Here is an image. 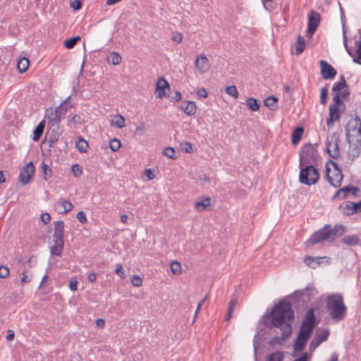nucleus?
I'll return each instance as SVG.
<instances>
[{
	"label": "nucleus",
	"mask_w": 361,
	"mask_h": 361,
	"mask_svg": "<svg viewBox=\"0 0 361 361\" xmlns=\"http://www.w3.org/2000/svg\"><path fill=\"white\" fill-rule=\"evenodd\" d=\"M321 75L325 80H333L336 74V70L326 61L321 60L320 62Z\"/></svg>",
	"instance_id": "nucleus-15"
},
{
	"label": "nucleus",
	"mask_w": 361,
	"mask_h": 361,
	"mask_svg": "<svg viewBox=\"0 0 361 361\" xmlns=\"http://www.w3.org/2000/svg\"><path fill=\"white\" fill-rule=\"evenodd\" d=\"M326 308L330 317L336 322L343 320L347 314V307L343 302V297L340 293L327 295Z\"/></svg>",
	"instance_id": "nucleus-2"
},
{
	"label": "nucleus",
	"mask_w": 361,
	"mask_h": 361,
	"mask_svg": "<svg viewBox=\"0 0 361 361\" xmlns=\"http://www.w3.org/2000/svg\"><path fill=\"white\" fill-rule=\"evenodd\" d=\"M180 109L188 116H193L197 111V106L194 102L185 101L180 105Z\"/></svg>",
	"instance_id": "nucleus-24"
},
{
	"label": "nucleus",
	"mask_w": 361,
	"mask_h": 361,
	"mask_svg": "<svg viewBox=\"0 0 361 361\" xmlns=\"http://www.w3.org/2000/svg\"><path fill=\"white\" fill-rule=\"evenodd\" d=\"M327 96H328V89L326 87H322L320 90L321 104H325L326 103Z\"/></svg>",
	"instance_id": "nucleus-47"
},
{
	"label": "nucleus",
	"mask_w": 361,
	"mask_h": 361,
	"mask_svg": "<svg viewBox=\"0 0 361 361\" xmlns=\"http://www.w3.org/2000/svg\"><path fill=\"white\" fill-rule=\"evenodd\" d=\"M72 173L75 178L80 177L82 173V170L79 164H73L71 167Z\"/></svg>",
	"instance_id": "nucleus-45"
},
{
	"label": "nucleus",
	"mask_w": 361,
	"mask_h": 361,
	"mask_svg": "<svg viewBox=\"0 0 361 361\" xmlns=\"http://www.w3.org/2000/svg\"><path fill=\"white\" fill-rule=\"evenodd\" d=\"M97 325L99 327L103 328L105 325V321L103 319H98L96 321Z\"/></svg>",
	"instance_id": "nucleus-63"
},
{
	"label": "nucleus",
	"mask_w": 361,
	"mask_h": 361,
	"mask_svg": "<svg viewBox=\"0 0 361 361\" xmlns=\"http://www.w3.org/2000/svg\"><path fill=\"white\" fill-rule=\"evenodd\" d=\"M277 102L278 99L276 97L271 96L267 97L264 100V105L267 106L271 110H276L277 109Z\"/></svg>",
	"instance_id": "nucleus-31"
},
{
	"label": "nucleus",
	"mask_w": 361,
	"mask_h": 361,
	"mask_svg": "<svg viewBox=\"0 0 361 361\" xmlns=\"http://www.w3.org/2000/svg\"><path fill=\"white\" fill-rule=\"evenodd\" d=\"M195 67L201 73H204L209 69L210 63L209 59L205 55L200 54L197 56L195 60Z\"/></svg>",
	"instance_id": "nucleus-21"
},
{
	"label": "nucleus",
	"mask_w": 361,
	"mask_h": 361,
	"mask_svg": "<svg viewBox=\"0 0 361 361\" xmlns=\"http://www.w3.org/2000/svg\"><path fill=\"white\" fill-rule=\"evenodd\" d=\"M15 337V333L13 330L8 329L7 331L6 339L8 341H13Z\"/></svg>",
	"instance_id": "nucleus-58"
},
{
	"label": "nucleus",
	"mask_w": 361,
	"mask_h": 361,
	"mask_svg": "<svg viewBox=\"0 0 361 361\" xmlns=\"http://www.w3.org/2000/svg\"><path fill=\"white\" fill-rule=\"evenodd\" d=\"M54 207L56 212L63 214L70 212L73 209V205L69 200L60 198L54 203Z\"/></svg>",
	"instance_id": "nucleus-18"
},
{
	"label": "nucleus",
	"mask_w": 361,
	"mask_h": 361,
	"mask_svg": "<svg viewBox=\"0 0 361 361\" xmlns=\"http://www.w3.org/2000/svg\"><path fill=\"white\" fill-rule=\"evenodd\" d=\"M109 147L113 152H116L121 147V142L119 140L114 138L109 142Z\"/></svg>",
	"instance_id": "nucleus-42"
},
{
	"label": "nucleus",
	"mask_w": 361,
	"mask_h": 361,
	"mask_svg": "<svg viewBox=\"0 0 361 361\" xmlns=\"http://www.w3.org/2000/svg\"><path fill=\"white\" fill-rule=\"evenodd\" d=\"M197 94L200 98H206L207 97V92L202 87L197 90Z\"/></svg>",
	"instance_id": "nucleus-54"
},
{
	"label": "nucleus",
	"mask_w": 361,
	"mask_h": 361,
	"mask_svg": "<svg viewBox=\"0 0 361 361\" xmlns=\"http://www.w3.org/2000/svg\"><path fill=\"white\" fill-rule=\"evenodd\" d=\"M78 282L76 280L71 281L69 283V288L71 290H76L78 288Z\"/></svg>",
	"instance_id": "nucleus-57"
},
{
	"label": "nucleus",
	"mask_w": 361,
	"mask_h": 361,
	"mask_svg": "<svg viewBox=\"0 0 361 361\" xmlns=\"http://www.w3.org/2000/svg\"><path fill=\"white\" fill-rule=\"evenodd\" d=\"M122 58L121 55L116 51L111 54L110 58L108 59V63L112 65H118L121 62Z\"/></svg>",
	"instance_id": "nucleus-35"
},
{
	"label": "nucleus",
	"mask_w": 361,
	"mask_h": 361,
	"mask_svg": "<svg viewBox=\"0 0 361 361\" xmlns=\"http://www.w3.org/2000/svg\"><path fill=\"white\" fill-rule=\"evenodd\" d=\"M300 168L299 180L301 183L311 185L318 181L319 174L312 165H303Z\"/></svg>",
	"instance_id": "nucleus-8"
},
{
	"label": "nucleus",
	"mask_w": 361,
	"mask_h": 361,
	"mask_svg": "<svg viewBox=\"0 0 361 361\" xmlns=\"http://www.w3.org/2000/svg\"><path fill=\"white\" fill-rule=\"evenodd\" d=\"M54 234H53V238L54 240H64V223L63 221H56L54 224Z\"/></svg>",
	"instance_id": "nucleus-22"
},
{
	"label": "nucleus",
	"mask_w": 361,
	"mask_h": 361,
	"mask_svg": "<svg viewBox=\"0 0 361 361\" xmlns=\"http://www.w3.org/2000/svg\"><path fill=\"white\" fill-rule=\"evenodd\" d=\"M237 303H238V300L236 298H232L231 300L228 311L227 312V321L232 316V314L233 312L234 307L237 305Z\"/></svg>",
	"instance_id": "nucleus-43"
},
{
	"label": "nucleus",
	"mask_w": 361,
	"mask_h": 361,
	"mask_svg": "<svg viewBox=\"0 0 361 361\" xmlns=\"http://www.w3.org/2000/svg\"><path fill=\"white\" fill-rule=\"evenodd\" d=\"M131 283L135 287H140L142 285V279L138 275L134 274L131 276Z\"/></svg>",
	"instance_id": "nucleus-44"
},
{
	"label": "nucleus",
	"mask_w": 361,
	"mask_h": 361,
	"mask_svg": "<svg viewBox=\"0 0 361 361\" xmlns=\"http://www.w3.org/2000/svg\"><path fill=\"white\" fill-rule=\"evenodd\" d=\"M111 124L113 126H116L118 128H122L125 127V126H126V121L123 116L118 115V116H116L115 121H112Z\"/></svg>",
	"instance_id": "nucleus-39"
},
{
	"label": "nucleus",
	"mask_w": 361,
	"mask_h": 361,
	"mask_svg": "<svg viewBox=\"0 0 361 361\" xmlns=\"http://www.w3.org/2000/svg\"><path fill=\"white\" fill-rule=\"evenodd\" d=\"M171 99L176 102H179L181 99V93L180 92H176L174 96L172 97Z\"/></svg>",
	"instance_id": "nucleus-60"
},
{
	"label": "nucleus",
	"mask_w": 361,
	"mask_h": 361,
	"mask_svg": "<svg viewBox=\"0 0 361 361\" xmlns=\"http://www.w3.org/2000/svg\"><path fill=\"white\" fill-rule=\"evenodd\" d=\"M341 209L343 214L347 216L359 213L361 212V200L357 202L348 201L341 206Z\"/></svg>",
	"instance_id": "nucleus-17"
},
{
	"label": "nucleus",
	"mask_w": 361,
	"mask_h": 361,
	"mask_svg": "<svg viewBox=\"0 0 361 361\" xmlns=\"http://www.w3.org/2000/svg\"><path fill=\"white\" fill-rule=\"evenodd\" d=\"M31 281V279L28 277L25 273L23 274V276L20 279V281L22 283H26Z\"/></svg>",
	"instance_id": "nucleus-61"
},
{
	"label": "nucleus",
	"mask_w": 361,
	"mask_h": 361,
	"mask_svg": "<svg viewBox=\"0 0 361 361\" xmlns=\"http://www.w3.org/2000/svg\"><path fill=\"white\" fill-rule=\"evenodd\" d=\"M73 106V104H70L68 106H61V105H59V106L56 107L54 112L53 114V118L52 121L59 123L61 118L66 114L68 109L69 108H71Z\"/></svg>",
	"instance_id": "nucleus-23"
},
{
	"label": "nucleus",
	"mask_w": 361,
	"mask_h": 361,
	"mask_svg": "<svg viewBox=\"0 0 361 361\" xmlns=\"http://www.w3.org/2000/svg\"><path fill=\"white\" fill-rule=\"evenodd\" d=\"M343 106L341 99L339 94L336 93V95H334L333 102L329 106V117L326 120V124L329 128L332 127L334 123L340 119L341 114L344 110Z\"/></svg>",
	"instance_id": "nucleus-7"
},
{
	"label": "nucleus",
	"mask_w": 361,
	"mask_h": 361,
	"mask_svg": "<svg viewBox=\"0 0 361 361\" xmlns=\"http://www.w3.org/2000/svg\"><path fill=\"white\" fill-rule=\"evenodd\" d=\"M328 257H307L305 259V264L315 269L318 265H319L321 263H322L324 260L327 262Z\"/></svg>",
	"instance_id": "nucleus-26"
},
{
	"label": "nucleus",
	"mask_w": 361,
	"mask_h": 361,
	"mask_svg": "<svg viewBox=\"0 0 361 361\" xmlns=\"http://www.w3.org/2000/svg\"><path fill=\"white\" fill-rule=\"evenodd\" d=\"M45 127V121L42 120L39 122V123L37 126L33 131V137L32 140L34 141H38L42 136Z\"/></svg>",
	"instance_id": "nucleus-28"
},
{
	"label": "nucleus",
	"mask_w": 361,
	"mask_h": 361,
	"mask_svg": "<svg viewBox=\"0 0 361 361\" xmlns=\"http://www.w3.org/2000/svg\"><path fill=\"white\" fill-rule=\"evenodd\" d=\"M283 354L281 351H276L269 355L266 361H283Z\"/></svg>",
	"instance_id": "nucleus-36"
},
{
	"label": "nucleus",
	"mask_w": 361,
	"mask_h": 361,
	"mask_svg": "<svg viewBox=\"0 0 361 361\" xmlns=\"http://www.w3.org/2000/svg\"><path fill=\"white\" fill-rule=\"evenodd\" d=\"M41 221L44 224H48L51 220V216L49 213H44L40 216Z\"/></svg>",
	"instance_id": "nucleus-53"
},
{
	"label": "nucleus",
	"mask_w": 361,
	"mask_h": 361,
	"mask_svg": "<svg viewBox=\"0 0 361 361\" xmlns=\"http://www.w3.org/2000/svg\"><path fill=\"white\" fill-rule=\"evenodd\" d=\"M163 154L164 156L169 159H177L176 152L173 147H166L164 149Z\"/></svg>",
	"instance_id": "nucleus-40"
},
{
	"label": "nucleus",
	"mask_w": 361,
	"mask_h": 361,
	"mask_svg": "<svg viewBox=\"0 0 361 361\" xmlns=\"http://www.w3.org/2000/svg\"><path fill=\"white\" fill-rule=\"evenodd\" d=\"M75 147L80 152H85L88 147V143L85 140L80 137L76 142Z\"/></svg>",
	"instance_id": "nucleus-34"
},
{
	"label": "nucleus",
	"mask_w": 361,
	"mask_h": 361,
	"mask_svg": "<svg viewBox=\"0 0 361 361\" xmlns=\"http://www.w3.org/2000/svg\"><path fill=\"white\" fill-rule=\"evenodd\" d=\"M343 231L342 226H336L331 228L330 226H325L323 228L316 231L308 240L309 245H314L324 240H334L342 235Z\"/></svg>",
	"instance_id": "nucleus-4"
},
{
	"label": "nucleus",
	"mask_w": 361,
	"mask_h": 361,
	"mask_svg": "<svg viewBox=\"0 0 361 361\" xmlns=\"http://www.w3.org/2000/svg\"><path fill=\"white\" fill-rule=\"evenodd\" d=\"M171 39L177 43H180L183 40V35L180 32L173 33Z\"/></svg>",
	"instance_id": "nucleus-52"
},
{
	"label": "nucleus",
	"mask_w": 361,
	"mask_h": 361,
	"mask_svg": "<svg viewBox=\"0 0 361 361\" xmlns=\"http://www.w3.org/2000/svg\"><path fill=\"white\" fill-rule=\"evenodd\" d=\"M314 325L315 317L314 314V310L310 309L307 311L305 315L297 340L294 343L295 351L300 352L304 349L307 341L312 335Z\"/></svg>",
	"instance_id": "nucleus-3"
},
{
	"label": "nucleus",
	"mask_w": 361,
	"mask_h": 361,
	"mask_svg": "<svg viewBox=\"0 0 361 361\" xmlns=\"http://www.w3.org/2000/svg\"><path fill=\"white\" fill-rule=\"evenodd\" d=\"M72 97V95H69L65 100L63 101V102L60 104L61 106H68L70 104H72L71 102V99Z\"/></svg>",
	"instance_id": "nucleus-59"
},
{
	"label": "nucleus",
	"mask_w": 361,
	"mask_h": 361,
	"mask_svg": "<svg viewBox=\"0 0 361 361\" xmlns=\"http://www.w3.org/2000/svg\"><path fill=\"white\" fill-rule=\"evenodd\" d=\"M304 130L302 128H297L292 134L291 142L293 145H297L300 140Z\"/></svg>",
	"instance_id": "nucleus-30"
},
{
	"label": "nucleus",
	"mask_w": 361,
	"mask_h": 361,
	"mask_svg": "<svg viewBox=\"0 0 361 361\" xmlns=\"http://www.w3.org/2000/svg\"><path fill=\"white\" fill-rule=\"evenodd\" d=\"M342 241L349 245H355L358 244L359 239L355 235H347L342 239Z\"/></svg>",
	"instance_id": "nucleus-37"
},
{
	"label": "nucleus",
	"mask_w": 361,
	"mask_h": 361,
	"mask_svg": "<svg viewBox=\"0 0 361 361\" xmlns=\"http://www.w3.org/2000/svg\"><path fill=\"white\" fill-rule=\"evenodd\" d=\"M227 94L233 96L235 98L238 97V92L234 85L227 86Z\"/></svg>",
	"instance_id": "nucleus-49"
},
{
	"label": "nucleus",
	"mask_w": 361,
	"mask_h": 361,
	"mask_svg": "<svg viewBox=\"0 0 361 361\" xmlns=\"http://www.w3.org/2000/svg\"><path fill=\"white\" fill-rule=\"evenodd\" d=\"M305 48V40L301 37L298 36V41L295 43V54L300 55Z\"/></svg>",
	"instance_id": "nucleus-32"
},
{
	"label": "nucleus",
	"mask_w": 361,
	"mask_h": 361,
	"mask_svg": "<svg viewBox=\"0 0 361 361\" xmlns=\"http://www.w3.org/2000/svg\"><path fill=\"white\" fill-rule=\"evenodd\" d=\"M308 355L307 353H304L300 357L295 360L294 361H307Z\"/></svg>",
	"instance_id": "nucleus-64"
},
{
	"label": "nucleus",
	"mask_w": 361,
	"mask_h": 361,
	"mask_svg": "<svg viewBox=\"0 0 361 361\" xmlns=\"http://www.w3.org/2000/svg\"><path fill=\"white\" fill-rule=\"evenodd\" d=\"M87 278L90 282L93 283L97 279V274L94 272L88 273Z\"/></svg>",
	"instance_id": "nucleus-56"
},
{
	"label": "nucleus",
	"mask_w": 361,
	"mask_h": 361,
	"mask_svg": "<svg viewBox=\"0 0 361 361\" xmlns=\"http://www.w3.org/2000/svg\"><path fill=\"white\" fill-rule=\"evenodd\" d=\"M332 90L334 95L337 93L343 99H345L349 94V90L343 75H341L340 80L334 84Z\"/></svg>",
	"instance_id": "nucleus-14"
},
{
	"label": "nucleus",
	"mask_w": 361,
	"mask_h": 361,
	"mask_svg": "<svg viewBox=\"0 0 361 361\" xmlns=\"http://www.w3.org/2000/svg\"><path fill=\"white\" fill-rule=\"evenodd\" d=\"M271 319L272 325L280 329L284 338L291 334L294 312L288 301H282L278 303L271 313Z\"/></svg>",
	"instance_id": "nucleus-1"
},
{
	"label": "nucleus",
	"mask_w": 361,
	"mask_h": 361,
	"mask_svg": "<svg viewBox=\"0 0 361 361\" xmlns=\"http://www.w3.org/2000/svg\"><path fill=\"white\" fill-rule=\"evenodd\" d=\"M76 218L82 224H85L87 221L86 214L83 211L79 212L76 215Z\"/></svg>",
	"instance_id": "nucleus-51"
},
{
	"label": "nucleus",
	"mask_w": 361,
	"mask_h": 361,
	"mask_svg": "<svg viewBox=\"0 0 361 361\" xmlns=\"http://www.w3.org/2000/svg\"><path fill=\"white\" fill-rule=\"evenodd\" d=\"M320 16L317 12L311 11L308 18L307 37H311L319 24Z\"/></svg>",
	"instance_id": "nucleus-16"
},
{
	"label": "nucleus",
	"mask_w": 361,
	"mask_h": 361,
	"mask_svg": "<svg viewBox=\"0 0 361 361\" xmlns=\"http://www.w3.org/2000/svg\"><path fill=\"white\" fill-rule=\"evenodd\" d=\"M80 40V37L75 36L74 37H72V38H70V39L66 40V42H64V46L66 49H72Z\"/></svg>",
	"instance_id": "nucleus-38"
},
{
	"label": "nucleus",
	"mask_w": 361,
	"mask_h": 361,
	"mask_svg": "<svg viewBox=\"0 0 361 361\" xmlns=\"http://www.w3.org/2000/svg\"><path fill=\"white\" fill-rule=\"evenodd\" d=\"M9 269L7 267L0 266V278L6 279L9 276Z\"/></svg>",
	"instance_id": "nucleus-50"
},
{
	"label": "nucleus",
	"mask_w": 361,
	"mask_h": 361,
	"mask_svg": "<svg viewBox=\"0 0 361 361\" xmlns=\"http://www.w3.org/2000/svg\"><path fill=\"white\" fill-rule=\"evenodd\" d=\"M341 21H342V28H343V44L348 52V54L353 57V62L356 63H359L361 65V30L359 31L360 33V40L355 42V44L357 46L356 54L349 48L347 44V36H346V30L345 20L343 19V16H341Z\"/></svg>",
	"instance_id": "nucleus-10"
},
{
	"label": "nucleus",
	"mask_w": 361,
	"mask_h": 361,
	"mask_svg": "<svg viewBox=\"0 0 361 361\" xmlns=\"http://www.w3.org/2000/svg\"><path fill=\"white\" fill-rule=\"evenodd\" d=\"M183 149L185 152L190 153L192 152V145L189 142H185L183 144Z\"/></svg>",
	"instance_id": "nucleus-55"
},
{
	"label": "nucleus",
	"mask_w": 361,
	"mask_h": 361,
	"mask_svg": "<svg viewBox=\"0 0 361 361\" xmlns=\"http://www.w3.org/2000/svg\"><path fill=\"white\" fill-rule=\"evenodd\" d=\"M29 60L25 57H21L18 60L17 68L20 73L25 72L29 66Z\"/></svg>",
	"instance_id": "nucleus-29"
},
{
	"label": "nucleus",
	"mask_w": 361,
	"mask_h": 361,
	"mask_svg": "<svg viewBox=\"0 0 361 361\" xmlns=\"http://www.w3.org/2000/svg\"><path fill=\"white\" fill-rule=\"evenodd\" d=\"M346 140L356 147H361V120L358 117L350 119L345 127Z\"/></svg>",
	"instance_id": "nucleus-5"
},
{
	"label": "nucleus",
	"mask_w": 361,
	"mask_h": 361,
	"mask_svg": "<svg viewBox=\"0 0 361 361\" xmlns=\"http://www.w3.org/2000/svg\"><path fill=\"white\" fill-rule=\"evenodd\" d=\"M329 332L327 329L317 331L310 343V350L314 351L315 349L324 341H326Z\"/></svg>",
	"instance_id": "nucleus-13"
},
{
	"label": "nucleus",
	"mask_w": 361,
	"mask_h": 361,
	"mask_svg": "<svg viewBox=\"0 0 361 361\" xmlns=\"http://www.w3.org/2000/svg\"><path fill=\"white\" fill-rule=\"evenodd\" d=\"M339 139L336 134L327 136L326 140V151L329 157L337 159L340 155L338 147Z\"/></svg>",
	"instance_id": "nucleus-11"
},
{
	"label": "nucleus",
	"mask_w": 361,
	"mask_h": 361,
	"mask_svg": "<svg viewBox=\"0 0 361 361\" xmlns=\"http://www.w3.org/2000/svg\"><path fill=\"white\" fill-rule=\"evenodd\" d=\"M64 247V240H54V245L50 247L51 255L61 256Z\"/></svg>",
	"instance_id": "nucleus-25"
},
{
	"label": "nucleus",
	"mask_w": 361,
	"mask_h": 361,
	"mask_svg": "<svg viewBox=\"0 0 361 361\" xmlns=\"http://www.w3.org/2000/svg\"><path fill=\"white\" fill-rule=\"evenodd\" d=\"M80 118V116H78L77 114L70 115L68 116V126H69L71 127L72 126H75V124L79 122Z\"/></svg>",
	"instance_id": "nucleus-46"
},
{
	"label": "nucleus",
	"mask_w": 361,
	"mask_h": 361,
	"mask_svg": "<svg viewBox=\"0 0 361 361\" xmlns=\"http://www.w3.org/2000/svg\"><path fill=\"white\" fill-rule=\"evenodd\" d=\"M211 205V198L204 197L203 199L197 201L195 203V208L198 212H203L207 210Z\"/></svg>",
	"instance_id": "nucleus-27"
},
{
	"label": "nucleus",
	"mask_w": 361,
	"mask_h": 361,
	"mask_svg": "<svg viewBox=\"0 0 361 361\" xmlns=\"http://www.w3.org/2000/svg\"><path fill=\"white\" fill-rule=\"evenodd\" d=\"M358 191L359 189L355 186H346L338 190L333 196V199H344L349 195L355 196Z\"/></svg>",
	"instance_id": "nucleus-19"
},
{
	"label": "nucleus",
	"mask_w": 361,
	"mask_h": 361,
	"mask_svg": "<svg viewBox=\"0 0 361 361\" xmlns=\"http://www.w3.org/2000/svg\"><path fill=\"white\" fill-rule=\"evenodd\" d=\"M145 173L147 176L149 180H152L154 178V175L151 169H146Z\"/></svg>",
	"instance_id": "nucleus-62"
},
{
	"label": "nucleus",
	"mask_w": 361,
	"mask_h": 361,
	"mask_svg": "<svg viewBox=\"0 0 361 361\" xmlns=\"http://www.w3.org/2000/svg\"><path fill=\"white\" fill-rule=\"evenodd\" d=\"M318 159V152L312 144L305 145L300 152V166L303 165H312Z\"/></svg>",
	"instance_id": "nucleus-9"
},
{
	"label": "nucleus",
	"mask_w": 361,
	"mask_h": 361,
	"mask_svg": "<svg viewBox=\"0 0 361 361\" xmlns=\"http://www.w3.org/2000/svg\"><path fill=\"white\" fill-rule=\"evenodd\" d=\"M246 105L253 111H256L259 109V104L257 100L253 97H250L246 100Z\"/></svg>",
	"instance_id": "nucleus-33"
},
{
	"label": "nucleus",
	"mask_w": 361,
	"mask_h": 361,
	"mask_svg": "<svg viewBox=\"0 0 361 361\" xmlns=\"http://www.w3.org/2000/svg\"><path fill=\"white\" fill-rule=\"evenodd\" d=\"M115 273L121 279H123L126 277L125 271L123 269L121 264H117L116 265Z\"/></svg>",
	"instance_id": "nucleus-48"
},
{
	"label": "nucleus",
	"mask_w": 361,
	"mask_h": 361,
	"mask_svg": "<svg viewBox=\"0 0 361 361\" xmlns=\"http://www.w3.org/2000/svg\"><path fill=\"white\" fill-rule=\"evenodd\" d=\"M35 166L32 161L27 163L20 171L18 180L23 185H27L32 179Z\"/></svg>",
	"instance_id": "nucleus-12"
},
{
	"label": "nucleus",
	"mask_w": 361,
	"mask_h": 361,
	"mask_svg": "<svg viewBox=\"0 0 361 361\" xmlns=\"http://www.w3.org/2000/svg\"><path fill=\"white\" fill-rule=\"evenodd\" d=\"M170 86L169 82L164 78H160L156 82V89L154 94L159 99H162L165 97L166 89H169Z\"/></svg>",
	"instance_id": "nucleus-20"
},
{
	"label": "nucleus",
	"mask_w": 361,
	"mask_h": 361,
	"mask_svg": "<svg viewBox=\"0 0 361 361\" xmlns=\"http://www.w3.org/2000/svg\"><path fill=\"white\" fill-rule=\"evenodd\" d=\"M326 173L327 180L331 185L338 188L341 185L343 175L335 161L329 160L326 164Z\"/></svg>",
	"instance_id": "nucleus-6"
},
{
	"label": "nucleus",
	"mask_w": 361,
	"mask_h": 361,
	"mask_svg": "<svg viewBox=\"0 0 361 361\" xmlns=\"http://www.w3.org/2000/svg\"><path fill=\"white\" fill-rule=\"evenodd\" d=\"M171 271L173 274H180L182 271L181 264L178 262H173L170 266Z\"/></svg>",
	"instance_id": "nucleus-41"
}]
</instances>
